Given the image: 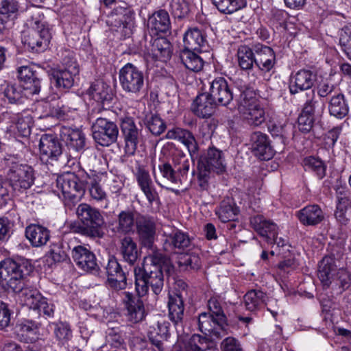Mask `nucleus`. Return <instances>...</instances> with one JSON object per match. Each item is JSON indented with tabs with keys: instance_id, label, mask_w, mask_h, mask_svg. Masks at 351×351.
<instances>
[{
	"instance_id": "f257e3e1",
	"label": "nucleus",
	"mask_w": 351,
	"mask_h": 351,
	"mask_svg": "<svg viewBox=\"0 0 351 351\" xmlns=\"http://www.w3.org/2000/svg\"><path fill=\"white\" fill-rule=\"evenodd\" d=\"M162 259V254H149L144 259L143 267L134 269L136 290L139 296L146 295L149 287L156 295L162 291L164 285Z\"/></svg>"
},
{
	"instance_id": "f03ea898",
	"label": "nucleus",
	"mask_w": 351,
	"mask_h": 351,
	"mask_svg": "<svg viewBox=\"0 0 351 351\" xmlns=\"http://www.w3.org/2000/svg\"><path fill=\"white\" fill-rule=\"evenodd\" d=\"M27 261L22 258L2 261L0 263V286L19 293L20 298L23 291L32 287L25 284L24 269H27Z\"/></svg>"
},
{
	"instance_id": "7ed1b4c3",
	"label": "nucleus",
	"mask_w": 351,
	"mask_h": 351,
	"mask_svg": "<svg viewBox=\"0 0 351 351\" xmlns=\"http://www.w3.org/2000/svg\"><path fill=\"white\" fill-rule=\"evenodd\" d=\"M237 109L240 117L250 125L259 126L266 119L264 108L250 88L241 90Z\"/></svg>"
},
{
	"instance_id": "20e7f679",
	"label": "nucleus",
	"mask_w": 351,
	"mask_h": 351,
	"mask_svg": "<svg viewBox=\"0 0 351 351\" xmlns=\"http://www.w3.org/2000/svg\"><path fill=\"white\" fill-rule=\"evenodd\" d=\"M56 185L60 192L58 193V197L69 208L80 202L84 192L83 183L74 173H66L58 177Z\"/></svg>"
},
{
	"instance_id": "39448f33",
	"label": "nucleus",
	"mask_w": 351,
	"mask_h": 351,
	"mask_svg": "<svg viewBox=\"0 0 351 351\" xmlns=\"http://www.w3.org/2000/svg\"><path fill=\"white\" fill-rule=\"evenodd\" d=\"M318 277L322 285L326 287L335 280L343 289L348 287L350 283L349 274L342 268L337 269L335 258L332 256H326L320 261Z\"/></svg>"
},
{
	"instance_id": "423d86ee",
	"label": "nucleus",
	"mask_w": 351,
	"mask_h": 351,
	"mask_svg": "<svg viewBox=\"0 0 351 351\" xmlns=\"http://www.w3.org/2000/svg\"><path fill=\"white\" fill-rule=\"evenodd\" d=\"M76 213L82 223L86 226L87 235L98 238L103 237L104 232L101 228L104 224V218L97 208L82 203L78 205Z\"/></svg>"
},
{
	"instance_id": "0eeeda50",
	"label": "nucleus",
	"mask_w": 351,
	"mask_h": 351,
	"mask_svg": "<svg viewBox=\"0 0 351 351\" xmlns=\"http://www.w3.org/2000/svg\"><path fill=\"white\" fill-rule=\"evenodd\" d=\"M22 305L43 314L46 317H53L55 306L47 298L43 297L36 289L27 288L23 291L19 298Z\"/></svg>"
},
{
	"instance_id": "6e6552de",
	"label": "nucleus",
	"mask_w": 351,
	"mask_h": 351,
	"mask_svg": "<svg viewBox=\"0 0 351 351\" xmlns=\"http://www.w3.org/2000/svg\"><path fill=\"white\" fill-rule=\"evenodd\" d=\"M119 82L122 89L128 93L138 95L144 87L143 73L131 63H128L119 71Z\"/></svg>"
},
{
	"instance_id": "1a4fd4ad",
	"label": "nucleus",
	"mask_w": 351,
	"mask_h": 351,
	"mask_svg": "<svg viewBox=\"0 0 351 351\" xmlns=\"http://www.w3.org/2000/svg\"><path fill=\"white\" fill-rule=\"evenodd\" d=\"M8 179L13 191L22 192L34 184V170L27 165H15L10 169Z\"/></svg>"
},
{
	"instance_id": "9d476101",
	"label": "nucleus",
	"mask_w": 351,
	"mask_h": 351,
	"mask_svg": "<svg viewBox=\"0 0 351 351\" xmlns=\"http://www.w3.org/2000/svg\"><path fill=\"white\" fill-rule=\"evenodd\" d=\"M92 132L96 143L101 146H109L117 141L119 130L114 122L99 117L92 125Z\"/></svg>"
},
{
	"instance_id": "9b49d317",
	"label": "nucleus",
	"mask_w": 351,
	"mask_h": 351,
	"mask_svg": "<svg viewBox=\"0 0 351 351\" xmlns=\"http://www.w3.org/2000/svg\"><path fill=\"white\" fill-rule=\"evenodd\" d=\"M40 160L45 163L57 161L62 154V145L58 138V134L46 133L40 136L39 141Z\"/></svg>"
},
{
	"instance_id": "f8f14e48",
	"label": "nucleus",
	"mask_w": 351,
	"mask_h": 351,
	"mask_svg": "<svg viewBox=\"0 0 351 351\" xmlns=\"http://www.w3.org/2000/svg\"><path fill=\"white\" fill-rule=\"evenodd\" d=\"M136 228L141 243L143 247L151 251L149 254H161L156 251L154 245L156 226L154 219L148 216H140L136 220Z\"/></svg>"
},
{
	"instance_id": "ddd939ff",
	"label": "nucleus",
	"mask_w": 351,
	"mask_h": 351,
	"mask_svg": "<svg viewBox=\"0 0 351 351\" xmlns=\"http://www.w3.org/2000/svg\"><path fill=\"white\" fill-rule=\"evenodd\" d=\"M78 73V64L75 62H71L64 68L53 70L51 80L57 88L66 90L73 86L75 77Z\"/></svg>"
},
{
	"instance_id": "4468645a",
	"label": "nucleus",
	"mask_w": 351,
	"mask_h": 351,
	"mask_svg": "<svg viewBox=\"0 0 351 351\" xmlns=\"http://www.w3.org/2000/svg\"><path fill=\"white\" fill-rule=\"evenodd\" d=\"M175 351H219L216 344L205 337L194 334L187 339H178Z\"/></svg>"
},
{
	"instance_id": "2eb2a0df",
	"label": "nucleus",
	"mask_w": 351,
	"mask_h": 351,
	"mask_svg": "<svg viewBox=\"0 0 351 351\" xmlns=\"http://www.w3.org/2000/svg\"><path fill=\"white\" fill-rule=\"evenodd\" d=\"M140 297L130 292H124L123 295L122 302L125 311V315L132 323L141 322L145 317L144 304Z\"/></svg>"
},
{
	"instance_id": "dca6fc26",
	"label": "nucleus",
	"mask_w": 351,
	"mask_h": 351,
	"mask_svg": "<svg viewBox=\"0 0 351 351\" xmlns=\"http://www.w3.org/2000/svg\"><path fill=\"white\" fill-rule=\"evenodd\" d=\"M132 14L131 9L126 3L121 2L119 5L115 4L114 8L108 14L107 23L114 30L125 34H128V21L130 19Z\"/></svg>"
},
{
	"instance_id": "f3484780",
	"label": "nucleus",
	"mask_w": 351,
	"mask_h": 351,
	"mask_svg": "<svg viewBox=\"0 0 351 351\" xmlns=\"http://www.w3.org/2000/svg\"><path fill=\"white\" fill-rule=\"evenodd\" d=\"M208 95L216 105L228 106L233 99V93L224 77L215 78L210 83Z\"/></svg>"
},
{
	"instance_id": "a211bd4d",
	"label": "nucleus",
	"mask_w": 351,
	"mask_h": 351,
	"mask_svg": "<svg viewBox=\"0 0 351 351\" xmlns=\"http://www.w3.org/2000/svg\"><path fill=\"white\" fill-rule=\"evenodd\" d=\"M51 38L49 28L32 29L23 38V43L32 51L40 52L48 47Z\"/></svg>"
},
{
	"instance_id": "6ab92c4d",
	"label": "nucleus",
	"mask_w": 351,
	"mask_h": 351,
	"mask_svg": "<svg viewBox=\"0 0 351 351\" xmlns=\"http://www.w3.org/2000/svg\"><path fill=\"white\" fill-rule=\"evenodd\" d=\"M18 77L23 82L25 94L36 95L40 91V79L33 66H22L18 69Z\"/></svg>"
},
{
	"instance_id": "aec40b11",
	"label": "nucleus",
	"mask_w": 351,
	"mask_h": 351,
	"mask_svg": "<svg viewBox=\"0 0 351 351\" xmlns=\"http://www.w3.org/2000/svg\"><path fill=\"white\" fill-rule=\"evenodd\" d=\"M197 322L199 330L206 335L220 338L226 334L227 324L219 323L217 319L208 313L204 312L199 314Z\"/></svg>"
},
{
	"instance_id": "412c9836",
	"label": "nucleus",
	"mask_w": 351,
	"mask_h": 351,
	"mask_svg": "<svg viewBox=\"0 0 351 351\" xmlns=\"http://www.w3.org/2000/svg\"><path fill=\"white\" fill-rule=\"evenodd\" d=\"M198 165L200 169L205 168L217 173H221L226 170L223 153L215 147L208 149L206 154L200 158Z\"/></svg>"
},
{
	"instance_id": "4be33fe9",
	"label": "nucleus",
	"mask_w": 351,
	"mask_h": 351,
	"mask_svg": "<svg viewBox=\"0 0 351 351\" xmlns=\"http://www.w3.org/2000/svg\"><path fill=\"white\" fill-rule=\"evenodd\" d=\"M58 129V135L67 147L77 152L84 149L86 138L82 130L67 126H60Z\"/></svg>"
},
{
	"instance_id": "5701e85b",
	"label": "nucleus",
	"mask_w": 351,
	"mask_h": 351,
	"mask_svg": "<svg viewBox=\"0 0 351 351\" xmlns=\"http://www.w3.org/2000/svg\"><path fill=\"white\" fill-rule=\"evenodd\" d=\"M169 317L178 333L183 330L184 300L180 294H170L168 301Z\"/></svg>"
},
{
	"instance_id": "b1692460",
	"label": "nucleus",
	"mask_w": 351,
	"mask_h": 351,
	"mask_svg": "<svg viewBox=\"0 0 351 351\" xmlns=\"http://www.w3.org/2000/svg\"><path fill=\"white\" fill-rule=\"evenodd\" d=\"M164 247L165 250H184L191 245V239L187 233L172 228L170 232L164 230Z\"/></svg>"
},
{
	"instance_id": "393cba45",
	"label": "nucleus",
	"mask_w": 351,
	"mask_h": 351,
	"mask_svg": "<svg viewBox=\"0 0 351 351\" xmlns=\"http://www.w3.org/2000/svg\"><path fill=\"white\" fill-rule=\"evenodd\" d=\"M254 51L255 64L258 69L264 73L271 71L276 63L274 50L270 47L258 44L254 47Z\"/></svg>"
},
{
	"instance_id": "a878e982",
	"label": "nucleus",
	"mask_w": 351,
	"mask_h": 351,
	"mask_svg": "<svg viewBox=\"0 0 351 351\" xmlns=\"http://www.w3.org/2000/svg\"><path fill=\"white\" fill-rule=\"evenodd\" d=\"M250 224L253 229L262 237L266 242H274V237L278 234L279 228L272 221L262 215L250 218Z\"/></svg>"
},
{
	"instance_id": "bb28decb",
	"label": "nucleus",
	"mask_w": 351,
	"mask_h": 351,
	"mask_svg": "<svg viewBox=\"0 0 351 351\" xmlns=\"http://www.w3.org/2000/svg\"><path fill=\"white\" fill-rule=\"evenodd\" d=\"M316 75L311 71L301 69L291 77L289 91L295 95L300 91L310 89L314 84Z\"/></svg>"
},
{
	"instance_id": "cd10ccee",
	"label": "nucleus",
	"mask_w": 351,
	"mask_h": 351,
	"mask_svg": "<svg viewBox=\"0 0 351 351\" xmlns=\"http://www.w3.org/2000/svg\"><path fill=\"white\" fill-rule=\"evenodd\" d=\"M121 128L125 141V152L132 155L135 152L138 143L139 130L130 117L122 120Z\"/></svg>"
},
{
	"instance_id": "c85d7f7f",
	"label": "nucleus",
	"mask_w": 351,
	"mask_h": 351,
	"mask_svg": "<svg viewBox=\"0 0 351 351\" xmlns=\"http://www.w3.org/2000/svg\"><path fill=\"white\" fill-rule=\"evenodd\" d=\"M72 257L78 267L85 271L95 270L97 267L95 254L84 246H75L72 250Z\"/></svg>"
},
{
	"instance_id": "c756f323",
	"label": "nucleus",
	"mask_w": 351,
	"mask_h": 351,
	"mask_svg": "<svg viewBox=\"0 0 351 351\" xmlns=\"http://www.w3.org/2000/svg\"><path fill=\"white\" fill-rule=\"evenodd\" d=\"M19 9L18 0H0V31L10 28Z\"/></svg>"
},
{
	"instance_id": "7c9ffc66",
	"label": "nucleus",
	"mask_w": 351,
	"mask_h": 351,
	"mask_svg": "<svg viewBox=\"0 0 351 351\" xmlns=\"http://www.w3.org/2000/svg\"><path fill=\"white\" fill-rule=\"evenodd\" d=\"M138 185L143 192L149 204H152L158 198L149 172L142 166L138 165L134 173Z\"/></svg>"
},
{
	"instance_id": "2f4dec72",
	"label": "nucleus",
	"mask_w": 351,
	"mask_h": 351,
	"mask_svg": "<svg viewBox=\"0 0 351 351\" xmlns=\"http://www.w3.org/2000/svg\"><path fill=\"white\" fill-rule=\"evenodd\" d=\"M250 142L255 155L261 160H267L273 157V149L265 134L261 132L252 133L250 136Z\"/></svg>"
},
{
	"instance_id": "473e14b6",
	"label": "nucleus",
	"mask_w": 351,
	"mask_h": 351,
	"mask_svg": "<svg viewBox=\"0 0 351 351\" xmlns=\"http://www.w3.org/2000/svg\"><path fill=\"white\" fill-rule=\"evenodd\" d=\"M106 273L109 285L116 289H123L126 287V277L117 260L111 257L109 258Z\"/></svg>"
},
{
	"instance_id": "72a5a7b5",
	"label": "nucleus",
	"mask_w": 351,
	"mask_h": 351,
	"mask_svg": "<svg viewBox=\"0 0 351 351\" xmlns=\"http://www.w3.org/2000/svg\"><path fill=\"white\" fill-rule=\"evenodd\" d=\"M147 27L152 34L155 35L169 32L171 22L169 13L165 10L154 12L148 19Z\"/></svg>"
},
{
	"instance_id": "f704fd0d",
	"label": "nucleus",
	"mask_w": 351,
	"mask_h": 351,
	"mask_svg": "<svg viewBox=\"0 0 351 351\" xmlns=\"http://www.w3.org/2000/svg\"><path fill=\"white\" fill-rule=\"evenodd\" d=\"M216 104L208 93L197 95L191 106L193 112L199 118L207 119L214 113Z\"/></svg>"
},
{
	"instance_id": "c9c22d12",
	"label": "nucleus",
	"mask_w": 351,
	"mask_h": 351,
	"mask_svg": "<svg viewBox=\"0 0 351 351\" xmlns=\"http://www.w3.org/2000/svg\"><path fill=\"white\" fill-rule=\"evenodd\" d=\"M92 98L97 103L107 108L110 106L114 95L110 86L101 81H97L90 88Z\"/></svg>"
},
{
	"instance_id": "e433bc0d",
	"label": "nucleus",
	"mask_w": 351,
	"mask_h": 351,
	"mask_svg": "<svg viewBox=\"0 0 351 351\" xmlns=\"http://www.w3.org/2000/svg\"><path fill=\"white\" fill-rule=\"evenodd\" d=\"M184 48L198 51H206L208 41L205 34L197 27L190 28L184 35Z\"/></svg>"
},
{
	"instance_id": "4c0bfd02",
	"label": "nucleus",
	"mask_w": 351,
	"mask_h": 351,
	"mask_svg": "<svg viewBox=\"0 0 351 351\" xmlns=\"http://www.w3.org/2000/svg\"><path fill=\"white\" fill-rule=\"evenodd\" d=\"M38 325L32 320L23 319L14 327V333L21 341H33L38 339Z\"/></svg>"
},
{
	"instance_id": "58836bf2",
	"label": "nucleus",
	"mask_w": 351,
	"mask_h": 351,
	"mask_svg": "<svg viewBox=\"0 0 351 351\" xmlns=\"http://www.w3.org/2000/svg\"><path fill=\"white\" fill-rule=\"evenodd\" d=\"M166 138L180 141L186 147L191 156L197 151L196 141L192 133L189 130L180 128H174L167 131Z\"/></svg>"
},
{
	"instance_id": "ea45409f",
	"label": "nucleus",
	"mask_w": 351,
	"mask_h": 351,
	"mask_svg": "<svg viewBox=\"0 0 351 351\" xmlns=\"http://www.w3.org/2000/svg\"><path fill=\"white\" fill-rule=\"evenodd\" d=\"M298 217L305 226H315L323 221L324 215L318 205L311 204L299 210Z\"/></svg>"
},
{
	"instance_id": "a19ab883",
	"label": "nucleus",
	"mask_w": 351,
	"mask_h": 351,
	"mask_svg": "<svg viewBox=\"0 0 351 351\" xmlns=\"http://www.w3.org/2000/svg\"><path fill=\"white\" fill-rule=\"evenodd\" d=\"M328 112L330 116L341 120L349 114L350 106L343 93L331 97L328 101Z\"/></svg>"
},
{
	"instance_id": "79ce46f5",
	"label": "nucleus",
	"mask_w": 351,
	"mask_h": 351,
	"mask_svg": "<svg viewBox=\"0 0 351 351\" xmlns=\"http://www.w3.org/2000/svg\"><path fill=\"white\" fill-rule=\"evenodd\" d=\"M25 236L33 247L45 245L50 238L49 230L47 228L35 224L26 228Z\"/></svg>"
},
{
	"instance_id": "37998d69",
	"label": "nucleus",
	"mask_w": 351,
	"mask_h": 351,
	"mask_svg": "<svg viewBox=\"0 0 351 351\" xmlns=\"http://www.w3.org/2000/svg\"><path fill=\"white\" fill-rule=\"evenodd\" d=\"M134 215L130 211H121L117 219L110 223L109 228L114 234H125L130 232L134 227Z\"/></svg>"
},
{
	"instance_id": "c03bdc74",
	"label": "nucleus",
	"mask_w": 351,
	"mask_h": 351,
	"mask_svg": "<svg viewBox=\"0 0 351 351\" xmlns=\"http://www.w3.org/2000/svg\"><path fill=\"white\" fill-rule=\"evenodd\" d=\"M88 193L91 200L97 204L101 208L107 209L110 205V199L106 192L99 184L95 177H89Z\"/></svg>"
},
{
	"instance_id": "a18cd8bd",
	"label": "nucleus",
	"mask_w": 351,
	"mask_h": 351,
	"mask_svg": "<svg viewBox=\"0 0 351 351\" xmlns=\"http://www.w3.org/2000/svg\"><path fill=\"white\" fill-rule=\"evenodd\" d=\"M193 51V49L184 48L180 51V59L187 69L199 72L202 69L204 61Z\"/></svg>"
},
{
	"instance_id": "49530a36",
	"label": "nucleus",
	"mask_w": 351,
	"mask_h": 351,
	"mask_svg": "<svg viewBox=\"0 0 351 351\" xmlns=\"http://www.w3.org/2000/svg\"><path fill=\"white\" fill-rule=\"evenodd\" d=\"M267 299V295L259 289L248 291L243 298L245 306L250 311H255L263 307Z\"/></svg>"
},
{
	"instance_id": "de8ad7c7",
	"label": "nucleus",
	"mask_w": 351,
	"mask_h": 351,
	"mask_svg": "<svg viewBox=\"0 0 351 351\" xmlns=\"http://www.w3.org/2000/svg\"><path fill=\"white\" fill-rule=\"evenodd\" d=\"M152 53L156 60L166 62L170 59L172 54L171 45L166 38H157L152 44Z\"/></svg>"
},
{
	"instance_id": "09e8293b",
	"label": "nucleus",
	"mask_w": 351,
	"mask_h": 351,
	"mask_svg": "<svg viewBox=\"0 0 351 351\" xmlns=\"http://www.w3.org/2000/svg\"><path fill=\"white\" fill-rule=\"evenodd\" d=\"M121 253L123 260L133 265L138 257L136 243L132 237H125L121 242Z\"/></svg>"
},
{
	"instance_id": "8fccbe9b",
	"label": "nucleus",
	"mask_w": 351,
	"mask_h": 351,
	"mask_svg": "<svg viewBox=\"0 0 351 351\" xmlns=\"http://www.w3.org/2000/svg\"><path fill=\"white\" fill-rule=\"evenodd\" d=\"M239 212V208L230 200H223L217 208L215 213L221 222L234 221Z\"/></svg>"
},
{
	"instance_id": "3c124183",
	"label": "nucleus",
	"mask_w": 351,
	"mask_h": 351,
	"mask_svg": "<svg viewBox=\"0 0 351 351\" xmlns=\"http://www.w3.org/2000/svg\"><path fill=\"white\" fill-rule=\"evenodd\" d=\"M237 57L238 65L242 70H250L255 64V52L246 45L239 47Z\"/></svg>"
},
{
	"instance_id": "603ef678",
	"label": "nucleus",
	"mask_w": 351,
	"mask_h": 351,
	"mask_svg": "<svg viewBox=\"0 0 351 351\" xmlns=\"http://www.w3.org/2000/svg\"><path fill=\"white\" fill-rule=\"evenodd\" d=\"M218 10L226 14H231L246 6V0H212Z\"/></svg>"
},
{
	"instance_id": "864d4df0",
	"label": "nucleus",
	"mask_w": 351,
	"mask_h": 351,
	"mask_svg": "<svg viewBox=\"0 0 351 351\" xmlns=\"http://www.w3.org/2000/svg\"><path fill=\"white\" fill-rule=\"evenodd\" d=\"M32 125L33 120L30 115H21L18 117L12 130L17 136L27 137L31 133Z\"/></svg>"
},
{
	"instance_id": "5fc2aeb1",
	"label": "nucleus",
	"mask_w": 351,
	"mask_h": 351,
	"mask_svg": "<svg viewBox=\"0 0 351 351\" xmlns=\"http://www.w3.org/2000/svg\"><path fill=\"white\" fill-rule=\"evenodd\" d=\"M303 165L306 171H313L319 179L325 176L326 167L321 160L315 157L309 156L304 158Z\"/></svg>"
},
{
	"instance_id": "6e6d98bb",
	"label": "nucleus",
	"mask_w": 351,
	"mask_h": 351,
	"mask_svg": "<svg viewBox=\"0 0 351 351\" xmlns=\"http://www.w3.org/2000/svg\"><path fill=\"white\" fill-rule=\"evenodd\" d=\"M145 123L149 131L155 136L161 134L166 128L165 122L157 114L147 115Z\"/></svg>"
},
{
	"instance_id": "4d7b16f0",
	"label": "nucleus",
	"mask_w": 351,
	"mask_h": 351,
	"mask_svg": "<svg viewBox=\"0 0 351 351\" xmlns=\"http://www.w3.org/2000/svg\"><path fill=\"white\" fill-rule=\"evenodd\" d=\"M53 333L59 343L64 345L72 338V330L70 326L65 322L53 324Z\"/></svg>"
},
{
	"instance_id": "13d9d810",
	"label": "nucleus",
	"mask_w": 351,
	"mask_h": 351,
	"mask_svg": "<svg viewBox=\"0 0 351 351\" xmlns=\"http://www.w3.org/2000/svg\"><path fill=\"white\" fill-rule=\"evenodd\" d=\"M67 254L60 245L55 244L51 247L50 251L45 256L46 262L52 265L53 263L66 261Z\"/></svg>"
},
{
	"instance_id": "bf43d9fd",
	"label": "nucleus",
	"mask_w": 351,
	"mask_h": 351,
	"mask_svg": "<svg viewBox=\"0 0 351 351\" xmlns=\"http://www.w3.org/2000/svg\"><path fill=\"white\" fill-rule=\"evenodd\" d=\"M189 0H171L170 9L172 14L176 18L186 16L190 11Z\"/></svg>"
},
{
	"instance_id": "052dcab7",
	"label": "nucleus",
	"mask_w": 351,
	"mask_h": 351,
	"mask_svg": "<svg viewBox=\"0 0 351 351\" xmlns=\"http://www.w3.org/2000/svg\"><path fill=\"white\" fill-rule=\"evenodd\" d=\"M29 94H25L23 86L16 85H8L4 90V95L10 103L14 104L21 102L23 96L28 97Z\"/></svg>"
},
{
	"instance_id": "680f3d73",
	"label": "nucleus",
	"mask_w": 351,
	"mask_h": 351,
	"mask_svg": "<svg viewBox=\"0 0 351 351\" xmlns=\"http://www.w3.org/2000/svg\"><path fill=\"white\" fill-rule=\"evenodd\" d=\"M209 314L213 316L219 323L226 324V317L221 307V301L217 297H212L208 302Z\"/></svg>"
},
{
	"instance_id": "e2e57ef3",
	"label": "nucleus",
	"mask_w": 351,
	"mask_h": 351,
	"mask_svg": "<svg viewBox=\"0 0 351 351\" xmlns=\"http://www.w3.org/2000/svg\"><path fill=\"white\" fill-rule=\"evenodd\" d=\"M175 168L178 173L180 178L187 174L189 170V162L183 152H178L173 156Z\"/></svg>"
},
{
	"instance_id": "0e129e2a",
	"label": "nucleus",
	"mask_w": 351,
	"mask_h": 351,
	"mask_svg": "<svg viewBox=\"0 0 351 351\" xmlns=\"http://www.w3.org/2000/svg\"><path fill=\"white\" fill-rule=\"evenodd\" d=\"M343 51L351 60V24H348L342 29L339 40Z\"/></svg>"
},
{
	"instance_id": "69168bd1",
	"label": "nucleus",
	"mask_w": 351,
	"mask_h": 351,
	"mask_svg": "<svg viewBox=\"0 0 351 351\" xmlns=\"http://www.w3.org/2000/svg\"><path fill=\"white\" fill-rule=\"evenodd\" d=\"M30 14L29 23L33 29L40 30L41 28H48L42 11L38 8H34L33 10H30Z\"/></svg>"
},
{
	"instance_id": "338daca9",
	"label": "nucleus",
	"mask_w": 351,
	"mask_h": 351,
	"mask_svg": "<svg viewBox=\"0 0 351 351\" xmlns=\"http://www.w3.org/2000/svg\"><path fill=\"white\" fill-rule=\"evenodd\" d=\"M348 122L347 121H344L339 125L335 126L330 130L325 136V144L328 147H333L337 141L343 126L345 125H348Z\"/></svg>"
},
{
	"instance_id": "774afa93",
	"label": "nucleus",
	"mask_w": 351,
	"mask_h": 351,
	"mask_svg": "<svg viewBox=\"0 0 351 351\" xmlns=\"http://www.w3.org/2000/svg\"><path fill=\"white\" fill-rule=\"evenodd\" d=\"M159 169L162 176L172 183L177 184L180 181V178L176 169H173L169 163L165 162L160 165Z\"/></svg>"
}]
</instances>
